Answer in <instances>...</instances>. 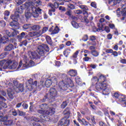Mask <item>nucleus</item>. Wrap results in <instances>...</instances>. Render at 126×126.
Listing matches in <instances>:
<instances>
[{"label":"nucleus","mask_w":126,"mask_h":126,"mask_svg":"<svg viewBox=\"0 0 126 126\" xmlns=\"http://www.w3.org/2000/svg\"><path fill=\"white\" fill-rule=\"evenodd\" d=\"M24 61L25 63L23 64L22 66V61H21L18 65V63L16 62H11L9 60L6 63L5 66L4 68H9L10 69H16L17 70H22V69H25V68H28V67H31L34 66V63L33 61L31 60L30 62L28 61L27 56H24ZM18 65V67L17 66ZM25 67V68H23Z\"/></svg>","instance_id":"obj_1"},{"label":"nucleus","mask_w":126,"mask_h":126,"mask_svg":"<svg viewBox=\"0 0 126 126\" xmlns=\"http://www.w3.org/2000/svg\"><path fill=\"white\" fill-rule=\"evenodd\" d=\"M28 2H30L31 3L32 6H29V5L27 7V8L25 12V15L26 18H30L31 17L33 16L34 18H37L38 16H39V13H41V11H42V9L40 8H36L35 6H38V5H40L42 2L41 0H32L31 1H29Z\"/></svg>","instance_id":"obj_2"},{"label":"nucleus","mask_w":126,"mask_h":126,"mask_svg":"<svg viewBox=\"0 0 126 126\" xmlns=\"http://www.w3.org/2000/svg\"><path fill=\"white\" fill-rule=\"evenodd\" d=\"M13 83L14 86L12 85V84L9 83V85H10V87L7 90V94L10 99H13L14 98L13 95L14 92L13 91H15L16 93H19L24 91V86L23 84L18 83L17 81H13Z\"/></svg>","instance_id":"obj_3"},{"label":"nucleus","mask_w":126,"mask_h":126,"mask_svg":"<svg viewBox=\"0 0 126 126\" xmlns=\"http://www.w3.org/2000/svg\"><path fill=\"white\" fill-rule=\"evenodd\" d=\"M39 108L40 109L37 110V113L38 114H41V115H48L49 116H52L54 115L55 113V108H50L48 105L46 104H42L39 105Z\"/></svg>","instance_id":"obj_4"},{"label":"nucleus","mask_w":126,"mask_h":126,"mask_svg":"<svg viewBox=\"0 0 126 126\" xmlns=\"http://www.w3.org/2000/svg\"><path fill=\"white\" fill-rule=\"evenodd\" d=\"M61 77L62 79V81L59 82L58 85V90L59 91H65L67 90V86L64 84V82L67 81V79L69 78H67V76L65 74H61Z\"/></svg>","instance_id":"obj_5"},{"label":"nucleus","mask_w":126,"mask_h":126,"mask_svg":"<svg viewBox=\"0 0 126 126\" xmlns=\"http://www.w3.org/2000/svg\"><path fill=\"white\" fill-rule=\"evenodd\" d=\"M49 51H50V48L48 45L42 44L38 47L36 53L41 59V57H46V52H49Z\"/></svg>","instance_id":"obj_6"},{"label":"nucleus","mask_w":126,"mask_h":126,"mask_svg":"<svg viewBox=\"0 0 126 126\" xmlns=\"http://www.w3.org/2000/svg\"><path fill=\"white\" fill-rule=\"evenodd\" d=\"M49 94H47L45 96L44 98L43 99L42 101H46V99H49L51 101H55V97L58 95V92L55 88H51L49 90Z\"/></svg>","instance_id":"obj_7"},{"label":"nucleus","mask_w":126,"mask_h":126,"mask_svg":"<svg viewBox=\"0 0 126 126\" xmlns=\"http://www.w3.org/2000/svg\"><path fill=\"white\" fill-rule=\"evenodd\" d=\"M28 5L30 7L32 6L31 3L30 2H27L25 4L17 8L15 12V14L12 15H14L15 17H17V16H18V19H19V13L20 14H21V13H23L24 9L27 8V7H28Z\"/></svg>","instance_id":"obj_8"},{"label":"nucleus","mask_w":126,"mask_h":126,"mask_svg":"<svg viewBox=\"0 0 126 126\" xmlns=\"http://www.w3.org/2000/svg\"><path fill=\"white\" fill-rule=\"evenodd\" d=\"M95 89L97 91H105L107 93H109L111 91V89H110V86L107 85L106 83H99L98 84H96L95 86Z\"/></svg>","instance_id":"obj_9"},{"label":"nucleus","mask_w":126,"mask_h":126,"mask_svg":"<svg viewBox=\"0 0 126 126\" xmlns=\"http://www.w3.org/2000/svg\"><path fill=\"white\" fill-rule=\"evenodd\" d=\"M5 33L7 35H4L3 37H1V34H0V44H5L6 42L9 41V37L11 33L8 30H6Z\"/></svg>","instance_id":"obj_10"},{"label":"nucleus","mask_w":126,"mask_h":126,"mask_svg":"<svg viewBox=\"0 0 126 126\" xmlns=\"http://www.w3.org/2000/svg\"><path fill=\"white\" fill-rule=\"evenodd\" d=\"M52 83H55V84L58 83L57 78L55 76L47 79L45 82V85L46 87L49 88L52 85Z\"/></svg>","instance_id":"obj_11"},{"label":"nucleus","mask_w":126,"mask_h":126,"mask_svg":"<svg viewBox=\"0 0 126 126\" xmlns=\"http://www.w3.org/2000/svg\"><path fill=\"white\" fill-rule=\"evenodd\" d=\"M28 82L30 85H31V86L34 87L35 89L39 90L42 88L41 84L38 83L37 81H33V79L32 78H30V79L28 80Z\"/></svg>","instance_id":"obj_12"},{"label":"nucleus","mask_w":126,"mask_h":126,"mask_svg":"<svg viewBox=\"0 0 126 126\" xmlns=\"http://www.w3.org/2000/svg\"><path fill=\"white\" fill-rule=\"evenodd\" d=\"M28 56L30 59L32 60H37V59H40V58L37 52L29 51Z\"/></svg>","instance_id":"obj_13"},{"label":"nucleus","mask_w":126,"mask_h":126,"mask_svg":"<svg viewBox=\"0 0 126 126\" xmlns=\"http://www.w3.org/2000/svg\"><path fill=\"white\" fill-rule=\"evenodd\" d=\"M11 19L13 20L12 22L10 23V26L13 28L15 26L16 24H19L18 22V16L17 17L14 16V15L11 16Z\"/></svg>","instance_id":"obj_14"},{"label":"nucleus","mask_w":126,"mask_h":126,"mask_svg":"<svg viewBox=\"0 0 126 126\" xmlns=\"http://www.w3.org/2000/svg\"><path fill=\"white\" fill-rule=\"evenodd\" d=\"M69 125V120L62 119L58 123V126H67Z\"/></svg>","instance_id":"obj_15"},{"label":"nucleus","mask_w":126,"mask_h":126,"mask_svg":"<svg viewBox=\"0 0 126 126\" xmlns=\"http://www.w3.org/2000/svg\"><path fill=\"white\" fill-rule=\"evenodd\" d=\"M6 120H7V118L5 117H0V121L2 122H5L4 125L6 126H11V125H12V120L6 121Z\"/></svg>","instance_id":"obj_16"},{"label":"nucleus","mask_w":126,"mask_h":126,"mask_svg":"<svg viewBox=\"0 0 126 126\" xmlns=\"http://www.w3.org/2000/svg\"><path fill=\"white\" fill-rule=\"evenodd\" d=\"M29 35L31 37H34L36 38V37H40V36L42 35V32H29Z\"/></svg>","instance_id":"obj_17"},{"label":"nucleus","mask_w":126,"mask_h":126,"mask_svg":"<svg viewBox=\"0 0 126 126\" xmlns=\"http://www.w3.org/2000/svg\"><path fill=\"white\" fill-rule=\"evenodd\" d=\"M1 101H5V98L0 94V110H1L2 108H6L7 107L6 104Z\"/></svg>","instance_id":"obj_18"},{"label":"nucleus","mask_w":126,"mask_h":126,"mask_svg":"<svg viewBox=\"0 0 126 126\" xmlns=\"http://www.w3.org/2000/svg\"><path fill=\"white\" fill-rule=\"evenodd\" d=\"M66 84H64L65 85H66L67 88L68 87H70L71 88L74 86V84H73V82L70 78L67 79V81L65 82Z\"/></svg>","instance_id":"obj_19"},{"label":"nucleus","mask_w":126,"mask_h":126,"mask_svg":"<svg viewBox=\"0 0 126 126\" xmlns=\"http://www.w3.org/2000/svg\"><path fill=\"white\" fill-rule=\"evenodd\" d=\"M6 63L7 62L5 61V60H2L0 61V70L1 71L2 70V68L3 69H6L7 68H4L5 65L6 64Z\"/></svg>","instance_id":"obj_20"},{"label":"nucleus","mask_w":126,"mask_h":126,"mask_svg":"<svg viewBox=\"0 0 126 126\" xmlns=\"http://www.w3.org/2000/svg\"><path fill=\"white\" fill-rule=\"evenodd\" d=\"M68 74L70 76H76L77 75V71L76 70L71 69L68 72Z\"/></svg>","instance_id":"obj_21"},{"label":"nucleus","mask_w":126,"mask_h":126,"mask_svg":"<svg viewBox=\"0 0 126 126\" xmlns=\"http://www.w3.org/2000/svg\"><path fill=\"white\" fill-rule=\"evenodd\" d=\"M48 5V6L51 7L52 9H55V8H58V7H59V3L54 2V4L52 3H49Z\"/></svg>","instance_id":"obj_22"},{"label":"nucleus","mask_w":126,"mask_h":126,"mask_svg":"<svg viewBox=\"0 0 126 126\" xmlns=\"http://www.w3.org/2000/svg\"><path fill=\"white\" fill-rule=\"evenodd\" d=\"M98 81L99 83H104L106 81V76L100 75L98 78Z\"/></svg>","instance_id":"obj_23"},{"label":"nucleus","mask_w":126,"mask_h":126,"mask_svg":"<svg viewBox=\"0 0 126 126\" xmlns=\"http://www.w3.org/2000/svg\"><path fill=\"white\" fill-rule=\"evenodd\" d=\"M31 29H32L33 31H38L41 29V27L38 25H35L31 27Z\"/></svg>","instance_id":"obj_24"},{"label":"nucleus","mask_w":126,"mask_h":126,"mask_svg":"<svg viewBox=\"0 0 126 126\" xmlns=\"http://www.w3.org/2000/svg\"><path fill=\"white\" fill-rule=\"evenodd\" d=\"M64 118L63 119H65L66 120H67L68 118H69V114H70V112L69 111H66V109L65 110V111L63 112Z\"/></svg>","instance_id":"obj_25"},{"label":"nucleus","mask_w":126,"mask_h":126,"mask_svg":"<svg viewBox=\"0 0 126 126\" xmlns=\"http://www.w3.org/2000/svg\"><path fill=\"white\" fill-rule=\"evenodd\" d=\"M40 120L42 121H44V122H48L49 121V118H48V117L45 114H42L40 116Z\"/></svg>","instance_id":"obj_26"},{"label":"nucleus","mask_w":126,"mask_h":126,"mask_svg":"<svg viewBox=\"0 0 126 126\" xmlns=\"http://www.w3.org/2000/svg\"><path fill=\"white\" fill-rule=\"evenodd\" d=\"M79 7L81 8V9H83L84 11L85 12L84 13V14H87V10H88V7L84 5H81L79 6Z\"/></svg>","instance_id":"obj_27"},{"label":"nucleus","mask_w":126,"mask_h":126,"mask_svg":"<svg viewBox=\"0 0 126 126\" xmlns=\"http://www.w3.org/2000/svg\"><path fill=\"white\" fill-rule=\"evenodd\" d=\"M78 121L79 123H82V124L85 126H88V124H89L87 121H86V120L83 119L81 120L80 118H78Z\"/></svg>","instance_id":"obj_28"},{"label":"nucleus","mask_w":126,"mask_h":126,"mask_svg":"<svg viewBox=\"0 0 126 126\" xmlns=\"http://www.w3.org/2000/svg\"><path fill=\"white\" fill-rule=\"evenodd\" d=\"M121 96H124V95H120V94L117 92L113 94V97L116 98V99H118L120 102H121Z\"/></svg>","instance_id":"obj_29"},{"label":"nucleus","mask_w":126,"mask_h":126,"mask_svg":"<svg viewBox=\"0 0 126 126\" xmlns=\"http://www.w3.org/2000/svg\"><path fill=\"white\" fill-rule=\"evenodd\" d=\"M14 47L13 45L12 44H9L4 49L5 51H11V50H13Z\"/></svg>","instance_id":"obj_30"},{"label":"nucleus","mask_w":126,"mask_h":126,"mask_svg":"<svg viewBox=\"0 0 126 126\" xmlns=\"http://www.w3.org/2000/svg\"><path fill=\"white\" fill-rule=\"evenodd\" d=\"M121 103L124 102L125 105L126 106V95H123L120 96Z\"/></svg>","instance_id":"obj_31"},{"label":"nucleus","mask_w":126,"mask_h":126,"mask_svg":"<svg viewBox=\"0 0 126 126\" xmlns=\"http://www.w3.org/2000/svg\"><path fill=\"white\" fill-rule=\"evenodd\" d=\"M92 82L94 83L93 84H97V83L99 82V79L94 76L92 79Z\"/></svg>","instance_id":"obj_32"},{"label":"nucleus","mask_w":126,"mask_h":126,"mask_svg":"<svg viewBox=\"0 0 126 126\" xmlns=\"http://www.w3.org/2000/svg\"><path fill=\"white\" fill-rule=\"evenodd\" d=\"M46 40L48 44H49V45H52V44H53V41H52V38H51V37H50L49 35H47L46 36Z\"/></svg>","instance_id":"obj_33"},{"label":"nucleus","mask_w":126,"mask_h":126,"mask_svg":"<svg viewBox=\"0 0 126 126\" xmlns=\"http://www.w3.org/2000/svg\"><path fill=\"white\" fill-rule=\"evenodd\" d=\"M19 32L17 30H13V32H11V34L10 35V37H15L16 36L17 34H19Z\"/></svg>","instance_id":"obj_34"},{"label":"nucleus","mask_w":126,"mask_h":126,"mask_svg":"<svg viewBox=\"0 0 126 126\" xmlns=\"http://www.w3.org/2000/svg\"><path fill=\"white\" fill-rule=\"evenodd\" d=\"M26 33L24 32H22L20 34H19V35H18V39H19V41H20V40H21L22 39H23V38H24V37L26 35Z\"/></svg>","instance_id":"obj_35"},{"label":"nucleus","mask_w":126,"mask_h":126,"mask_svg":"<svg viewBox=\"0 0 126 126\" xmlns=\"http://www.w3.org/2000/svg\"><path fill=\"white\" fill-rule=\"evenodd\" d=\"M31 28V24H25L23 26V30H27Z\"/></svg>","instance_id":"obj_36"},{"label":"nucleus","mask_w":126,"mask_h":126,"mask_svg":"<svg viewBox=\"0 0 126 126\" xmlns=\"http://www.w3.org/2000/svg\"><path fill=\"white\" fill-rule=\"evenodd\" d=\"M10 12L9 11H5L4 12V18L5 19V20H7V19L8 18V16H9V14H10Z\"/></svg>","instance_id":"obj_37"},{"label":"nucleus","mask_w":126,"mask_h":126,"mask_svg":"<svg viewBox=\"0 0 126 126\" xmlns=\"http://www.w3.org/2000/svg\"><path fill=\"white\" fill-rule=\"evenodd\" d=\"M71 24L74 28L77 29L79 27V25L74 21H72Z\"/></svg>","instance_id":"obj_38"},{"label":"nucleus","mask_w":126,"mask_h":126,"mask_svg":"<svg viewBox=\"0 0 126 126\" xmlns=\"http://www.w3.org/2000/svg\"><path fill=\"white\" fill-rule=\"evenodd\" d=\"M92 54L94 57H98L99 56V52L96 50H92Z\"/></svg>","instance_id":"obj_39"},{"label":"nucleus","mask_w":126,"mask_h":126,"mask_svg":"<svg viewBox=\"0 0 126 126\" xmlns=\"http://www.w3.org/2000/svg\"><path fill=\"white\" fill-rule=\"evenodd\" d=\"M59 31H60V29H59V27H58V26H56L54 30L53 31L52 33L53 34H57Z\"/></svg>","instance_id":"obj_40"},{"label":"nucleus","mask_w":126,"mask_h":126,"mask_svg":"<svg viewBox=\"0 0 126 126\" xmlns=\"http://www.w3.org/2000/svg\"><path fill=\"white\" fill-rule=\"evenodd\" d=\"M69 51H70V49H66L63 52V54L65 57H67L68 56V54H69Z\"/></svg>","instance_id":"obj_41"},{"label":"nucleus","mask_w":126,"mask_h":126,"mask_svg":"<svg viewBox=\"0 0 126 126\" xmlns=\"http://www.w3.org/2000/svg\"><path fill=\"white\" fill-rule=\"evenodd\" d=\"M31 40V38H28V39L25 40L23 43L22 44L24 45V46H27V44H28V43H29V41H30Z\"/></svg>","instance_id":"obj_42"},{"label":"nucleus","mask_w":126,"mask_h":126,"mask_svg":"<svg viewBox=\"0 0 126 126\" xmlns=\"http://www.w3.org/2000/svg\"><path fill=\"white\" fill-rule=\"evenodd\" d=\"M75 81L77 84H80L81 83V79L79 76L75 78Z\"/></svg>","instance_id":"obj_43"},{"label":"nucleus","mask_w":126,"mask_h":126,"mask_svg":"<svg viewBox=\"0 0 126 126\" xmlns=\"http://www.w3.org/2000/svg\"><path fill=\"white\" fill-rule=\"evenodd\" d=\"M10 113H11L13 116H17V112H16V110H15L14 109H12L10 110Z\"/></svg>","instance_id":"obj_44"},{"label":"nucleus","mask_w":126,"mask_h":126,"mask_svg":"<svg viewBox=\"0 0 126 126\" xmlns=\"http://www.w3.org/2000/svg\"><path fill=\"white\" fill-rule=\"evenodd\" d=\"M47 31H48V28L44 27L43 28L42 31H39L38 32H40V33H41V35H42V34H43V33H46V32H47Z\"/></svg>","instance_id":"obj_45"},{"label":"nucleus","mask_w":126,"mask_h":126,"mask_svg":"<svg viewBox=\"0 0 126 126\" xmlns=\"http://www.w3.org/2000/svg\"><path fill=\"white\" fill-rule=\"evenodd\" d=\"M15 1L17 4H22L24 2V0H15Z\"/></svg>","instance_id":"obj_46"},{"label":"nucleus","mask_w":126,"mask_h":126,"mask_svg":"<svg viewBox=\"0 0 126 126\" xmlns=\"http://www.w3.org/2000/svg\"><path fill=\"white\" fill-rule=\"evenodd\" d=\"M67 7L70 8V9H75V6L72 4H68Z\"/></svg>","instance_id":"obj_47"},{"label":"nucleus","mask_w":126,"mask_h":126,"mask_svg":"<svg viewBox=\"0 0 126 126\" xmlns=\"http://www.w3.org/2000/svg\"><path fill=\"white\" fill-rule=\"evenodd\" d=\"M66 106H67V103H66V102L64 101L61 104V108H62V109H64V108L66 107Z\"/></svg>","instance_id":"obj_48"},{"label":"nucleus","mask_w":126,"mask_h":126,"mask_svg":"<svg viewBox=\"0 0 126 126\" xmlns=\"http://www.w3.org/2000/svg\"><path fill=\"white\" fill-rule=\"evenodd\" d=\"M79 52L78 51H76L73 55L72 57L74 59H76L77 58V56L79 54Z\"/></svg>","instance_id":"obj_49"},{"label":"nucleus","mask_w":126,"mask_h":126,"mask_svg":"<svg viewBox=\"0 0 126 126\" xmlns=\"http://www.w3.org/2000/svg\"><path fill=\"white\" fill-rule=\"evenodd\" d=\"M55 11H56L55 9H51L49 10V15H50V16H52V15H53V13H52V12H55Z\"/></svg>","instance_id":"obj_50"},{"label":"nucleus","mask_w":126,"mask_h":126,"mask_svg":"<svg viewBox=\"0 0 126 126\" xmlns=\"http://www.w3.org/2000/svg\"><path fill=\"white\" fill-rule=\"evenodd\" d=\"M74 12L76 14H81V13H82V11L81 10H74Z\"/></svg>","instance_id":"obj_51"},{"label":"nucleus","mask_w":126,"mask_h":126,"mask_svg":"<svg viewBox=\"0 0 126 126\" xmlns=\"http://www.w3.org/2000/svg\"><path fill=\"white\" fill-rule=\"evenodd\" d=\"M19 113V116H25V112L18 110V111Z\"/></svg>","instance_id":"obj_52"},{"label":"nucleus","mask_w":126,"mask_h":126,"mask_svg":"<svg viewBox=\"0 0 126 126\" xmlns=\"http://www.w3.org/2000/svg\"><path fill=\"white\" fill-rule=\"evenodd\" d=\"M32 119L33 120V121H34V122H40V119L37 117H32Z\"/></svg>","instance_id":"obj_53"},{"label":"nucleus","mask_w":126,"mask_h":126,"mask_svg":"<svg viewBox=\"0 0 126 126\" xmlns=\"http://www.w3.org/2000/svg\"><path fill=\"white\" fill-rule=\"evenodd\" d=\"M83 41H84L85 42H86L88 40V35H85L82 39Z\"/></svg>","instance_id":"obj_54"},{"label":"nucleus","mask_w":126,"mask_h":126,"mask_svg":"<svg viewBox=\"0 0 126 126\" xmlns=\"http://www.w3.org/2000/svg\"><path fill=\"white\" fill-rule=\"evenodd\" d=\"M0 26H1V27H4V26H5V22L2 21H0Z\"/></svg>","instance_id":"obj_55"},{"label":"nucleus","mask_w":126,"mask_h":126,"mask_svg":"<svg viewBox=\"0 0 126 126\" xmlns=\"http://www.w3.org/2000/svg\"><path fill=\"white\" fill-rule=\"evenodd\" d=\"M91 6L94 7V8H97V5L95 2H92L91 4Z\"/></svg>","instance_id":"obj_56"},{"label":"nucleus","mask_w":126,"mask_h":126,"mask_svg":"<svg viewBox=\"0 0 126 126\" xmlns=\"http://www.w3.org/2000/svg\"><path fill=\"white\" fill-rule=\"evenodd\" d=\"M6 56V53H2L0 55V59H4Z\"/></svg>","instance_id":"obj_57"},{"label":"nucleus","mask_w":126,"mask_h":126,"mask_svg":"<svg viewBox=\"0 0 126 126\" xmlns=\"http://www.w3.org/2000/svg\"><path fill=\"white\" fill-rule=\"evenodd\" d=\"M105 52L108 54H112L113 53V49H106Z\"/></svg>","instance_id":"obj_58"},{"label":"nucleus","mask_w":126,"mask_h":126,"mask_svg":"<svg viewBox=\"0 0 126 126\" xmlns=\"http://www.w3.org/2000/svg\"><path fill=\"white\" fill-rule=\"evenodd\" d=\"M104 31H105V32H106L107 33H109L110 32V28H109V27H105L104 28Z\"/></svg>","instance_id":"obj_59"},{"label":"nucleus","mask_w":126,"mask_h":126,"mask_svg":"<svg viewBox=\"0 0 126 126\" xmlns=\"http://www.w3.org/2000/svg\"><path fill=\"white\" fill-rule=\"evenodd\" d=\"M13 28H14L13 30H17V29H19V26H18V24H16Z\"/></svg>","instance_id":"obj_60"},{"label":"nucleus","mask_w":126,"mask_h":126,"mask_svg":"<svg viewBox=\"0 0 126 126\" xmlns=\"http://www.w3.org/2000/svg\"><path fill=\"white\" fill-rule=\"evenodd\" d=\"M104 114L105 116H106L107 117H108V118L110 117V116L109 115V112L108 111V110H106L104 112Z\"/></svg>","instance_id":"obj_61"},{"label":"nucleus","mask_w":126,"mask_h":126,"mask_svg":"<svg viewBox=\"0 0 126 126\" xmlns=\"http://www.w3.org/2000/svg\"><path fill=\"white\" fill-rule=\"evenodd\" d=\"M109 26L111 29H115V25L114 24H110Z\"/></svg>","instance_id":"obj_62"},{"label":"nucleus","mask_w":126,"mask_h":126,"mask_svg":"<svg viewBox=\"0 0 126 126\" xmlns=\"http://www.w3.org/2000/svg\"><path fill=\"white\" fill-rule=\"evenodd\" d=\"M112 54L114 55V57H118V52L117 51H112Z\"/></svg>","instance_id":"obj_63"},{"label":"nucleus","mask_w":126,"mask_h":126,"mask_svg":"<svg viewBox=\"0 0 126 126\" xmlns=\"http://www.w3.org/2000/svg\"><path fill=\"white\" fill-rule=\"evenodd\" d=\"M24 109H28V104H26V103H24L23 105H22Z\"/></svg>","instance_id":"obj_64"}]
</instances>
